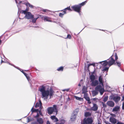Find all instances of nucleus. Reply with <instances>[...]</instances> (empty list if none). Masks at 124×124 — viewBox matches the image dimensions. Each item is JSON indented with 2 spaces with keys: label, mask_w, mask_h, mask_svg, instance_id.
<instances>
[{
  "label": "nucleus",
  "mask_w": 124,
  "mask_h": 124,
  "mask_svg": "<svg viewBox=\"0 0 124 124\" xmlns=\"http://www.w3.org/2000/svg\"><path fill=\"white\" fill-rule=\"evenodd\" d=\"M39 91L41 93V98L44 100H47L50 96V98L53 94L54 91L52 89L50 88L49 90H45V87L43 85L41 86L39 88Z\"/></svg>",
  "instance_id": "1"
},
{
  "label": "nucleus",
  "mask_w": 124,
  "mask_h": 124,
  "mask_svg": "<svg viewBox=\"0 0 124 124\" xmlns=\"http://www.w3.org/2000/svg\"><path fill=\"white\" fill-rule=\"evenodd\" d=\"M112 55L110 58L106 60H105L102 62H100L99 63L101 64L102 62H103V66L104 67L103 70L104 71H108L109 67L113 65L115 62V61L113 59Z\"/></svg>",
  "instance_id": "2"
},
{
  "label": "nucleus",
  "mask_w": 124,
  "mask_h": 124,
  "mask_svg": "<svg viewBox=\"0 0 124 124\" xmlns=\"http://www.w3.org/2000/svg\"><path fill=\"white\" fill-rule=\"evenodd\" d=\"M86 2L87 1H85L80 4L78 5H75L72 6L71 8L75 11L79 13L81 10V6H83L85 5Z\"/></svg>",
  "instance_id": "3"
},
{
  "label": "nucleus",
  "mask_w": 124,
  "mask_h": 124,
  "mask_svg": "<svg viewBox=\"0 0 124 124\" xmlns=\"http://www.w3.org/2000/svg\"><path fill=\"white\" fill-rule=\"evenodd\" d=\"M95 90L99 92L100 95H102L105 92L103 84H99L97 85L95 88Z\"/></svg>",
  "instance_id": "4"
},
{
  "label": "nucleus",
  "mask_w": 124,
  "mask_h": 124,
  "mask_svg": "<svg viewBox=\"0 0 124 124\" xmlns=\"http://www.w3.org/2000/svg\"><path fill=\"white\" fill-rule=\"evenodd\" d=\"M53 107H48L47 109L48 113L49 115L52 114L53 112L56 113V114L57 112V106L56 105H54Z\"/></svg>",
  "instance_id": "5"
},
{
  "label": "nucleus",
  "mask_w": 124,
  "mask_h": 124,
  "mask_svg": "<svg viewBox=\"0 0 124 124\" xmlns=\"http://www.w3.org/2000/svg\"><path fill=\"white\" fill-rule=\"evenodd\" d=\"M22 13H24L25 14V17L28 19L33 18L34 16L32 15L31 12H27L25 10L23 11Z\"/></svg>",
  "instance_id": "6"
},
{
  "label": "nucleus",
  "mask_w": 124,
  "mask_h": 124,
  "mask_svg": "<svg viewBox=\"0 0 124 124\" xmlns=\"http://www.w3.org/2000/svg\"><path fill=\"white\" fill-rule=\"evenodd\" d=\"M93 120L91 118H85L82 124H93Z\"/></svg>",
  "instance_id": "7"
},
{
  "label": "nucleus",
  "mask_w": 124,
  "mask_h": 124,
  "mask_svg": "<svg viewBox=\"0 0 124 124\" xmlns=\"http://www.w3.org/2000/svg\"><path fill=\"white\" fill-rule=\"evenodd\" d=\"M92 103L93 105V107H91L90 109H88V110H91L94 111H96L98 109V106L96 104L94 103L93 102H92Z\"/></svg>",
  "instance_id": "8"
},
{
  "label": "nucleus",
  "mask_w": 124,
  "mask_h": 124,
  "mask_svg": "<svg viewBox=\"0 0 124 124\" xmlns=\"http://www.w3.org/2000/svg\"><path fill=\"white\" fill-rule=\"evenodd\" d=\"M107 105L108 106L113 107L115 105V103L114 102L111 101H108L106 103Z\"/></svg>",
  "instance_id": "9"
},
{
  "label": "nucleus",
  "mask_w": 124,
  "mask_h": 124,
  "mask_svg": "<svg viewBox=\"0 0 124 124\" xmlns=\"http://www.w3.org/2000/svg\"><path fill=\"white\" fill-rule=\"evenodd\" d=\"M35 107L36 108L39 107V108L40 109H41L42 108V103L40 100H39V102L36 103L35 106Z\"/></svg>",
  "instance_id": "10"
},
{
  "label": "nucleus",
  "mask_w": 124,
  "mask_h": 124,
  "mask_svg": "<svg viewBox=\"0 0 124 124\" xmlns=\"http://www.w3.org/2000/svg\"><path fill=\"white\" fill-rule=\"evenodd\" d=\"M91 85L92 86H97L99 84V81L97 80H94L91 81Z\"/></svg>",
  "instance_id": "11"
},
{
  "label": "nucleus",
  "mask_w": 124,
  "mask_h": 124,
  "mask_svg": "<svg viewBox=\"0 0 124 124\" xmlns=\"http://www.w3.org/2000/svg\"><path fill=\"white\" fill-rule=\"evenodd\" d=\"M112 98L113 100L116 103H117L120 99V97L118 96H113Z\"/></svg>",
  "instance_id": "12"
},
{
  "label": "nucleus",
  "mask_w": 124,
  "mask_h": 124,
  "mask_svg": "<svg viewBox=\"0 0 124 124\" xmlns=\"http://www.w3.org/2000/svg\"><path fill=\"white\" fill-rule=\"evenodd\" d=\"M109 121L112 123L114 124H116L117 122L116 119L112 117H110Z\"/></svg>",
  "instance_id": "13"
},
{
  "label": "nucleus",
  "mask_w": 124,
  "mask_h": 124,
  "mask_svg": "<svg viewBox=\"0 0 124 124\" xmlns=\"http://www.w3.org/2000/svg\"><path fill=\"white\" fill-rule=\"evenodd\" d=\"M103 77L102 75H100L99 78V81L100 84H103Z\"/></svg>",
  "instance_id": "14"
},
{
  "label": "nucleus",
  "mask_w": 124,
  "mask_h": 124,
  "mask_svg": "<svg viewBox=\"0 0 124 124\" xmlns=\"http://www.w3.org/2000/svg\"><path fill=\"white\" fill-rule=\"evenodd\" d=\"M77 115L73 113L71 116L70 120L71 121H74L76 118Z\"/></svg>",
  "instance_id": "15"
},
{
  "label": "nucleus",
  "mask_w": 124,
  "mask_h": 124,
  "mask_svg": "<svg viewBox=\"0 0 124 124\" xmlns=\"http://www.w3.org/2000/svg\"><path fill=\"white\" fill-rule=\"evenodd\" d=\"M50 18L47 16H45L44 17V20L45 21H48V22H52L51 20H50Z\"/></svg>",
  "instance_id": "16"
},
{
  "label": "nucleus",
  "mask_w": 124,
  "mask_h": 124,
  "mask_svg": "<svg viewBox=\"0 0 124 124\" xmlns=\"http://www.w3.org/2000/svg\"><path fill=\"white\" fill-rule=\"evenodd\" d=\"M119 109V107L118 106L115 107L112 110L113 112H117L118 111Z\"/></svg>",
  "instance_id": "17"
},
{
  "label": "nucleus",
  "mask_w": 124,
  "mask_h": 124,
  "mask_svg": "<svg viewBox=\"0 0 124 124\" xmlns=\"http://www.w3.org/2000/svg\"><path fill=\"white\" fill-rule=\"evenodd\" d=\"M90 78L91 81H92L95 79V77L93 75L91 74L90 76Z\"/></svg>",
  "instance_id": "18"
},
{
  "label": "nucleus",
  "mask_w": 124,
  "mask_h": 124,
  "mask_svg": "<svg viewBox=\"0 0 124 124\" xmlns=\"http://www.w3.org/2000/svg\"><path fill=\"white\" fill-rule=\"evenodd\" d=\"M98 92H99L98 91L95 90L93 91L92 92V94L93 96H94L98 94Z\"/></svg>",
  "instance_id": "19"
},
{
  "label": "nucleus",
  "mask_w": 124,
  "mask_h": 124,
  "mask_svg": "<svg viewBox=\"0 0 124 124\" xmlns=\"http://www.w3.org/2000/svg\"><path fill=\"white\" fill-rule=\"evenodd\" d=\"M24 4H25L27 6L31 8H33L34 7L29 2L26 3H24Z\"/></svg>",
  "instance_id": "20"
},
{
  "label": "nucleus",
  "mask_w": 124,
  "mask_h": 124,
  "mask_svg": "<svg viewBox=\"0 0 124 124\" xmlns=\"http://www.w3.org/2000/svg\"><path fill=\"white\" fill-rule=\"evenodd\" d=\"M91 115V113L90 112H86L85 113V117L90 116Z\"/></svg>",
  "instance_id": "21"
},
{
  "label": "nucleus",
  "mask_w": 124,
  "mask_h": 124,
  "mask_svg": "<svg viewBox=\"0 0 124 124\" xmlns=\"http://www.w3.org/2000/svg\"><path fill=\"white\" fill-rule=\"evenodd\" d=\"M62 11H63V12L62 13H60L59 14V16L61 17H63V15L66 14L67 12H65V11L64 10H62Z\"/></svg>",
  "instance_id": "22"
},
{
  "label": "nucleus",
  "mask_w": 124,
  "mask_h": 124,
  "mask_svg": "<svg viewBox=\"0 0 124 124\" xmlns=\"http://www.w3.org/2000/svg\"><path fill=\"white\" fill-rule=\"evenodd\" d=\"M116 62H115L113 64L117 65L118 67H120L121 65V62L120 61H116Z\"/></svg>",
  "instance_id": "23"
},
{
  "label": "nucleus",
  "mask_w": 124,
  "mask_h": 124,
  "mask_svg": "<svg viewBox=\"0 0 124 124\" xmlns=\"http://www.w3.org/2000/svg\"><path fill=\"white\" fill-rule=\"evenodd\" d=\"M37 122L39 124H42L43 122V121L42 118H38L37 119Z\"/></svg>",
  "instance_id": "24"
},
{
  "label": "nucleus",
  "mask_w": 124,
  "mask_h": 124,
  "mask_svg": "<svg viewBox=\"0 0 124 124\" xmlns=\"http://www.w3.org/2000/svg\"><path fill=\"white\" fill-rule=\"evenodd\" d=\"M67 10L70 11H71L72 10L70 9V6L68 7L63 10H64L65 12H66Z\"/></svg>",
  "instance_id": "25"
},
{
  "label": "nucleus",
  "mask_w": 124,
  "mask_h": 124,
  "mask_svg": "<svg viewBox=\"0 0 124 124\" xmlns=\"http://www.w3.org/2000/svg\"><path fill=\"white\" fill-rule=\"evenodd\" d=\"M82 93H86L87 92V89L85 87H84L82 89Z\"/></svg>",
  "instance_id": "26"
},
{
  "label": "nucleus",
  "mask_w": 124,
  "mask_h": 124,
  "mask_svg": "<svg viewBox=\"0 0 124 124\" xmlns=\"http://www.w3.org/2000/svg\"><path fill=\"white\" fill-rule=\"evenodd\" d=\"M63 69V67H61L58 68L57 70L59 71H62Z\"/></svg>",
  "instance_id": "27"
},
{
  "label": "nucleus",
  "mask_w": 124,
  "mask_h": 124,
  "mask_svg": "<svg viewBox=\"0 0 124 124\" xmlns=\"http://www.w3.org/2000/svg\"><path fill=\"white\" fill-rule=\"evenodd\" d=\"M92 99L93 101V102L94 103H96L99 101V100L97 98H93Z\"/></svg>",
  "instance_id": "28"
},
{
  "label": "nucleus",
  "mask_w": 124,
  "mask_h": 124,
  "mask_svg": "<svg viewBox=\"0 0 124 124\" xmlns=\"http://www.w3.org/2000/svg\"><path fill=\"white\" fill-rule=\"evenodd\" d=\"M79 111V109H75L74 112L73 114L77 115V114Z\"/></svg>",
  "instance_id": "29"
},
{
  "label": "nucleus",
  "mask_w": 124,
  "mask_h": 124,
  "mask_svg": "<svg viewBox=\"0 0 124 124\" xmlns=\"http://www.w3.org/2000/svg\"><path fill=\"white\" fill-rule=\"evenodd\" d=\"M51 118L52 120H54V119H55L56 121H58V119L55 116H51Z\"/></svg>",
  "instance_id": "30"
},
{
  "label": "nucleus",
  "mask_w": 124,
  "mask_h": 124,
  "mask_svg": "<svg viewBox=\"0 0 124 124\" xmlns=\"http://www.w3.org/2000/svg\"><path fill=\"white\" fill-rule=\"evenodd\" d=\"M108 96H105L103 98V101L104 102H105L106 101H107L108 100Z\"/></svg>",
  "instance_id": "31"
},
{
  "label": "nucleus",
  "mask_w": 124,
  "mask_h": 124,
  "mask_svg": "<svg viewBox=\"0 0 124 124\" xmlns=\"http://www.w3.org/2000/svg\"><path fill=\"white\" fill-rule=\"evenodd\" d=\"M38 18V17H37L36 18H32V22L33 23H35L36 21L37 20Z\"/></svg>",
  "instance_id": "32"
},
{
  "label": "nucleus",
  "mask_w": 124,
  "mask_h": 124,
  "mask_svg": "<svg viewBox=\"0 0 124 124\" xmlns=\"http://www.w3.org/2000/svg\"><path fill=\"white\" fill-rule=\"evenodd\" d=\"M31 111L32 112H37L38 111H39V109H33V108H32L31 110Z\"/></svg>",
  "instance_id": "33"
},
{
  "label": "nucleus",
  "mask_w": 124,
  "mask_h": 124,
  "mask_svg": "<svg viewBox=\"0 0 124 124\" xmlns=\"http://www.w3.org/2000/svg\"><path fill=\"white\" fill-rule=\"evenodd\" d=\"M60 121L61 122L60 123L62 124H64L65 122V121L64 119H61Z\"/></svg>",
  "instance_id": "34"
},
{
  "label": "nucleus",
  "mask_w": 124,
  "mask_h": 124,
  "mask_svg": "<svg viewBox=\"0 0 124 124\" xmlns=\"http://www.w3.org/2000/svg\"><path fill=\"white\" fill-rule=\"evenodd\" d=\"M114 55L115 57V60H114L115 61V62L116 61H117V60L118 59V56L117 54L116 53H115L114 54Z\"/></svg>",
  "instance_id": "35"
},
{
  "label": "nucleus",
  "mask_w": 124,
  "mask_h": 124,
  "mask_svg": "<svg viewBox=\"0 0 124 124\" xmlns=\"http://www.w3.org/2000/svg\"><path fill=\"white\" fill-rule=\"evenodd\" d=\"M91 65H93L94 67L95 66V64L94 63H90L88 65V68H89V66Z\"/></svg>",
  "instance_id": "36"
},
{
  "label": "nucleus",
  "mask_w": 124,
  "mask_h": 124,
  "mask_svg": "<svg viewBox=\"0 0 124 124\" xmlns=\"http://www.w3.org/2000/svg\"><path fill=\"white\" fill-rule=\"evenodd\" d=\"M71 36L70 34H68L67 36V37L66 38H65V39L68 38L69 39H70L71 38Z\"/></svg>",
  "instance_id": "37"
},
{
  "label": "nucleus",
  "mask_w": 124,
  "mask_h": 124,
  "mask_svg": "<svg viewBox=\"0 0 124 124\" xmlns=\"http://www.w3.org/2000/svg\"><path fill=\"white\" fill-rule=\"evenodd\" d=\"M75 98L77 100H79V101H81V98H80L79 97H78L76 96H75Z\"/></svg>",
  "instance_id": "38"
},
{
  "label": "nucleus",
  "mask_w": 124,
  "mask_h": 124,
  "mask_svg": "<svg viewBox=\"0 0 124 124\" xmlns=\"http://www.w3.org/2000/svg\"><path fill=\"white\" fill-rule=\"evenodd\" d=\"M22 0V1H19V4H18L17 5V6L18 8V6H19V4H20L24 0Z\"/></svg>",
  "instance_id": "39"
},
{
  "label": "nucleus",
  "mask_w": 124,
  "mask_h": 124,
  "mask_svg": "<svg viewBox=\"0 0 124 124\" xmlns=\"http://www.w3.org/2000/svg\"><path fill=\"white\" fill-rule=\"evenodd\" d=\"M102 105L103 107H104L105 108H106L107 107V105H106V104L105 103H104L103 102H102Z\"/></svg>",
  "instance_id": "40"
},
{
  "label": "nucleus",
  "mask_w": 124,
  "mask_h": 124,
  "mask_svg": "<svg viewBox=\"0 0 124 124\" xmlns=\"http://www.w3.org/2000/svg\"><path fill=\"white\" fill-rule=\"evenodd\" d=\"M84 98L85 99L87 97H88L87 94V93H84Z\"/></svg>",
  "instance_id": "41"
},
{
  "label": "nucleus",
  "mask_w": 124,
  "mask_h": 124,
  "mask_svg": "<svg viewBox=\"0 0 124 124\" xmlns=\"http://www.w3.org/2000/svg\"><path fill=\"white\" fill-rule=\"evenodd\" d=\"M20 70L24 74V75L25 76H27V74L26 73H24V72L23 71V70H22V71H21V70Z\"/></svg>",
  "instance_id": "42"
},
{
  "label": "nucleus",
  "mask_w": 124,
  "mask_h": 124,
  "mask_svg": "<svg viewBox=\"0 0 124 124\" xmlns=\"http://www.w3.org/2000/svg\"><path fill=\"white\" fill-rule=\"evenodd\" d=\"M69 90H70L69 89H64L62 90L63 91H66L67 92H68L69 91Z\"/></svg>",
  "instance_id": "43"
},
{
  "label": "nucleus",
  "mask_w": 124,
  "mask_h": 124,
  "mask_svg": "<svg viewBox=\"0 0 124 124\" xmlns=\"http://www.w3.org/2000/svg\"><path fill=\"white\" fill-rule=\"evenodd\" d=\"M43 11L44 12H47L48 11H50L46 9H43Z\"/></svg>",
  "instance_id": "44"
},
{
  "label": "nucleus",
  "mask_w": 124,
  "mask_h": 124,
  "mask_svg": "<svg viewBox=\"0 0 124 124\" xmlns=\"http://www.w3.org/2000/svg\"><path fill=\"white\" fill-rule=\"evenodd\" d=\"M110 115H111V116L113 117H116V115L114 114H111Z\"/></svg>",
  "instance_id": "45"
},
{
  "label": "nucleus",
  "mask_w": 124,
  "mask_h": 124,
  "mask_svg": "<svg viewBox=\"0 0 124 124\" xmlns=\"http://www.w3.org/2000/svg\"><path fill=\"white\" fill-rule=\"evenodd\" d=\"M122 109L123 110L124 109V101L122 104Z\"/></svg>",
  "instance_id": "46"
},
{
  "label": "nucleus",
  "mask_w": 124,
  "mask_h": 124,
  "mask_svg": "<svg viewBox=\"0 0 124 124\" xmlns=\"http://www.w3.org/2000/svg\"><path fill=\"white\" fill-rule=\"evenodd\" d=\"M85 99L87 101L90 99V98L88 96L85 98Z\"/></svg>",
  "instance_id": "47"
},
{
  "label": "nucleus",
  "mask_w": 124,
  "mask_h": 124,
  "mask_svg": "<svg viewBox=\"0 0 124 124\" xmlns=\"http://www.w3.org/2000/svg\"><path fill=\"white\" fill-rule=\"evenodd\" d=\"M39 115L38 113H37V115L34 116L35 118H37L39 117Z\"/></svg>",
  "instance_id": "48"
},
{
  "label": "nucleus",
  "mask_w": 124,
  "mask_h": 124,
  "mask_svg": "<svg viewBox=\"0 0 124 124\" xmlns=\"http://www.w3.org/2000/svg\"><path fill=\"white\" fill-rule=\"evenodd\" d=\"M40 110H41V109H40ZM38 112H39V114H40V115L42 116V113H41V110H39Z\"/></svg>",
  "instance_id": "49"
},
{
  "label": "nucleus",
  "mask_w": 124,
  "mask_h": 124,
  "mask_svg": "<svg viewBox=\"0 0 124 124\" xmlns=\"http://www.w3.org/2000/svg\"><path fill=\"white\" fill-rule=\"evenodd\" d=\"M87 101H88V104H90L91 103V102L90 101V100H89Z\"/></svg>",
  "instance_id": "50"
},
{
  "label": "nucleus",
  "mask_w": 124,
  "mask_h": 124,
  "mask_svg": "<svg viewBox=\"0 0 124 124\" xmlns=\"http://www.w3.org/2000/svg\"><path fill=\"white\" fill-rule=\"evenodd\" d=\"M116 124H124L123 123H121L119 122H118Z\"/></svg>",
  "instance_id": "51"
},
{
  "label": "nucleus",
  "mask_w": 124,
  "mask_h": 124,
  "mask_svg": "<svg viewBox=\"0 0 124 124\" xmlns=\"http://www.w3.org/2000/svg\"><path fill=\"white\" fill-rule=\"evenodd\" d=\"M95 70H94V71H93V72H91L92 74L93 75V74H94L95 72Z\"/></svg>",
  "instance_id": "52"
},
{
  "label": "nucleus",
  "mask_w": 124,
  "mask_h": 124,
  "mask_svg": "<svg viewBox=\"0 0 124 124\" xmlns=\"http://www.w3.org/2000/svg\"><path fill=\"white\" fill-rule=\"evenodd\" d=\"M27 78V80L29 81V77L27 76H25Z\"/></svg>",
  "instance_id": "53"
},
{
  "label": "nucleus",
  "mask_w": 124,
  "mask_h": 124,
  "mask_svg": "<svg viewBox=\"0 0 124 124\" xmlns=\"http://www.w3.org/2000/svg\"><path fill=\"white\" fill-rule=\"evenodd\" d=\"M6 62L8 64H9V65H12V64H11L10 62Z\"/></svg>",
  "instance_id": "54"
},
{
  "label": "nucleus",
  "mask_w": 124,
  "mask_h": 124,
  "mask_svg": "<svg viewBox=\"0 0 124 124\" xmlns=\"http://www.w3.org/2000/svg\"><path fill=\"white\" fill-rule=\"evenodd\" d=\"M46 124H50V123L49 121H47Z\"/></svg>",
  "instance_id": "55"
},
{
  "label": "nucleus",
  "mask_w": 124,
  "mask_h": 124,
  "mask_svg": "<svg viewBox=\"0 0 124 124\" xmlns=\"http://www.w3.org/2000/svg\"><path fill=\"white\" fill-rule=\"evenodd\" d=\"M29 10V8H27L25 11H28Z\"/></svg>",
  "instance_id": "56"
},
{
  "label": "nucleus",
  "mask_w": 124,
  "mask_h": 124,
  "mask_svg": "<svg viewBox=\"0 0 124 124\" xmlns=\"http://www.w3.org/2000/svg\"><path fill=\"white\" fill-rule=\"evenodd\" d=\"M2 62H5L4 61H3L2 60L1 61V63H2Z\"/></svg>",
  "instance_id": "57"
},
{
  "label": "nucleus",
  "mask_w": 124,
  "mask_h": 124,
  "mask_svg": "<svg viewBox=\"0 0 124 124\" xmlns=\"http://www.w3.org/2000/svg\"><path fill=\"white\" fill-rule=\"evenodd\" d=\"M15 0L16 3H18V2H17V0Z\"/></svg>",
  "instance_id": "58"
},
{
  "label": "nucleus",
  "mask_w": 124,
  "mask_h": 124,
  "mask_svg": "<svg viewBox=\"0 0 124 124\" xmlns=\"http://www.w3.org/2000/svg\"><path fill=\"white\" fill-rule=\"evenodd\" d=\"M78 86H81V85L80 84V83H79L78 85Z\"/></svg>",
  "instance_id": "59"
},
{
  "label": "nucleus",
  "mask_w": 124,
  "mask_h": 124,
  "mask_svg": "<svg viewBox=\"0 0 124 124\" xmlns=\"http://www.w3.org/2000/svg\"><path fill=\"white\" fill-rule=\"evenodd\" d=\"M34 27H35V28H37V27H39L38 26H34Z\"/></svg>",
  "instance_id": "60"
},
{
  "label": "nucleus",
  "mask_w": 124,
  "mask_h": 124,
  "mask_svg": "<svg viewBox=\"0 0 124 124\" xmlns=\"http://www.w3.org/2000/svg\"><path fill=\"white\" fill-rule=\"evenodd\" d=\"M28 122H29L30 121V120H29V119L28 118Z\"/></svg>",
  "instance_id": "61"
},
{
  "label": "nucleus",
  "mask_w": 124,
  "mask_h": 124,
  "mask_svg": "<svg viewBox=\"0 0 124 124\" xmlns=\"http://www.w3.org/2000/svg\"><path fill=\"white\" fill-rule=\"evenodd\" d=\"M32 124H36L35 123H34Z\"/></svg>",
  "instance_id": "62"
},
{
  "label": "nucleus",
  "mask_w": 124,
  "mask_h": 124,
  "mask_svg": "<svg viewBox=\"0 0 124 124\" xmlns=\"http://www.w3.org/2000/svg\"><path fill=\"white\" fill-rule=\"evenodd\" d=\"M12 65V66H14V67H15V66H14L13 65Z\"/></svg>",
  "instance_id": "63"
},
{
  "label": "nucleus",
  "mask_w": 124,
  "mask_h": 124,
  "mask_svg": "<svg viewBox=\"0 0 124 124\" xmlns=\"http://www.w3.org/2000/svg\"><path fill=\"white\" fill-rule=\"evenodd\" d=\"M98 124H101L100 123H98Z\"/></svg>",
  "instance_id": "64"
}]
</instances>
